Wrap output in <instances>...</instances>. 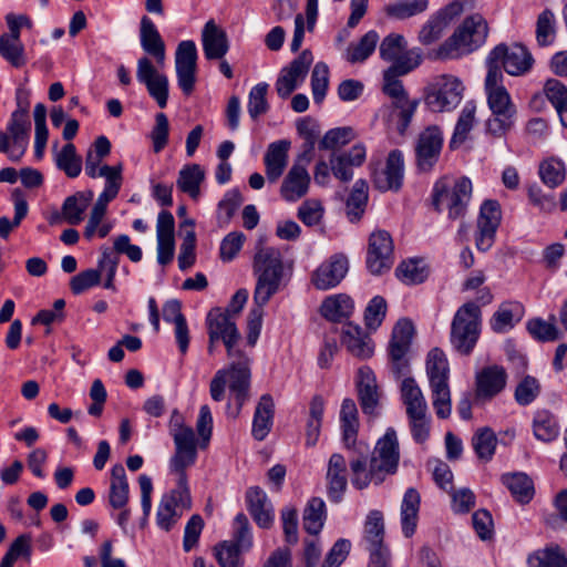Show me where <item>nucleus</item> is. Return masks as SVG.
Segmentation results:
<instances>
[{"instance_id": "1", "label": "nucleus", "mask_w": 567, "mask_h": 567, "mask_svg": "<svg viewBox=\"0 0 567 567\" xmlns=\"http://www.w3.org/2000/svg\"><path fill=\"white\" fill-rule=\"evenodd\" d=\"M369 446L360 442L358 450L350 460L351 483L357 489H364L370 483L380 485L386 476L398 471L400 447L394 429L389 427L380 437L371 453L368 465Z\"/></svg>"}, {"instance_id": "2", "label": "nucleus", "mask_w": 567, "mask_h": 567, "mask_svg": "<svg viewBox=\"0 0 567 567\" xmlns=\"http://www.w3.org/2000/svg\"><path fill=\"white\" fill-rule=\"evenodd\" d=\"M419 66L417 56L409 55L398 63H392L383 72V92L392 101L393 114L398 132L403 135L419 106V100H410L399 76L410 73Z\"/></svg>"}, {"instance_id": "3", "label": "nucleus", "mask_w": 567, "mask_h": 567, "mask_svg": "<svg viewBox=\"0 0 567 567\" xmlns=\"http://www.w3.org/2000/svg\"><path fill=\"white\" fill-rule=\"evenodd\" d=\"M503 72L495 68L485 78V92L492 116L486 121V131L495 137L505 135L514 125L516 106L503 84Z\"/></svg>"}, {"instance_id": "4", "label": "nucleus", "mask_w": 567, "mask_h": 567, "mask_svg": "<svg viewBox=\"0 0 567 567\" xmlns=\"http://www.w3.org/2000/svg\"><path fill=\"white\" fill-rule=\"evenodd\" d=\"M488 31L487 21L482 14H471L437 48L435 56L449 60L470 54L486 42Z\"/></svg>"}, {"instance_id": "5", "label": "nucleus", "mask_w": 567, "mask_h": 567, "mask_svg": "<svg viewBox=\"0 0 567 567\" xmlns=\"http://www.w3.org/2000/svg\"><path fill=\"white\" fill-rule=\"evenodd\" d=\"M252 267L254 274L257 276L254 301L266 305L278 292L284 277L281 251L278 248L259 244L254 256Z\"/></svg>"}, {"instance_id": "6", "label": "nucleus", "mask_w": 567, "mask_h": 567, "mask_svg": "<svg viewBox=\"0 0 567 567\" xmlns=\"http://www.w3.org/2000/svg\"><path fill=\"white\" fill-rule=\"evenodd\" d=\"M482 310L477 302L462 305L453 316L450 331L452 348L461 355H470L481 336Z\"/></svg>"}, {"instance_id": "7", "label": "nucleus", "mask_w": 567, "mask_h": 567, "mask_svg": "<svg viewBox=\"0 0 567 567\" xmlns=\"http://www.w3.org/2000/svg\"><path fill=\"white\" fill-rule=\"evenodd\" d=\"M431 197L436 212L446 210L449 219H461L465 216L472 197V183L467 177L455 181L440 178L433 186Z\"/></svg>"}, {"instance_id": "8", "label": "nucleus", "mask_w": 567, "mask_h": 567, "mask_svg": "<svg viewBox=\"0 0 567 567\" xmlns=\"http://www.w3.org/2000/svg\"><path fill=\"white\" fill-rule=\"evenodd\" d=\"M426 374L432 391L435 413L437 417L446 419L451 414L450 368L446 355L441 349L433 348L429 352Z\"/></svg>"}, {"instance_id": "9", "label": "nucleus", "mask_w": 567, "mask_h": 567, "mask_svg": "<svg viewBox=\"0 0 567 567\" xmlns=\"http://www.w3.org/2000/svg\"><path fill=\"white\" fill-rule=\"evenodd\" d=\"M172 472L178 476L177 486L163 495L156 513V524L165 532L172 530L184 513L192 507L186 470Z\"/></svg>"}, {"instance_id": "10", "label": "nucleus", "mask_w": 567, "mask_h": 567, "mask_svg": "<svg viewBox=\"0 0 567 567\" xmlns=\"http://www.w3.org/2000/svg\"><path fill=\"white\" fill-rule=\"evenodd\" d=\"M168 426L175 445V452L169 461L171 471L193 466L197 460V439L193 427L185 424L184 416L176 409L171 414Z\"/></svg>"}, {"instance_id": "11", "label": "nucleus", "mask_w": 567, "mask_h": 567, "mask_svg": "<svg viewBox=\"0 0 567 567\" xmlns=\"http://www.w3.org/2000/svg\"><path fill=\"white\" fill-rule=\"evenodd\" d=\"M464 90L465 87L458 78L442 74L426 86L424 103L432 112H451L461 103Z\"/></svg>"}, {"instance_id": "12", "label": "nucleus", "mask_w": 567, "mask_h": 567, "mask_svg": "<svg viewBox=\"0 0 567 567\" xmlns=\"http://www.w3.org/2000/svg\"><path fill=\"white\" fill-rule=\"evenodd\" d=\"M534 63L529 51L522 44L515 43L511 47L505 43L496 45L486 59L487 71L494 68L502 71V68L513 76L527 73Z\"/></svg>"}, {"instance_id": "13", "label": "nucleus", "mask_w": 567, "mask_h": 567, "mask_svg": "<svg viewBox=\"0 0 567 567\" xmlns=\"http://www.w3.org/2000/svg\"><path fill=\"white\" fill-rule=\"evenodd\" d=\"M30 132V117L11 114L7 131L0 132V153L7 154L11 162H20L28 150Z\"/></svg>"}, {"instance_id": "14", "label": "nucleus", "mask_w": 567, "mask_h": 567, "mask_svg": "<svg viewBox=\"0 0 567 567\" xmlns=\"http://www.w3.org/2000/svg\"><path fill=\"white\" fill-rule=\"evenodd\" d=\"M206 326L208 337L212 339H219L224 343L227 355L234 359L240 333L228 312H223L221 308H213L206 317Z\"/></svg>"}, {"instance_id": "15", "label": "nucleus", "mask_w": 567, "mask_h": 567, "mask_svg": "<svg viewBox=\"0 0 567 567\" xmlns=\"http://www.w3.org/2000/svg\"><path fill=\"white\" fill-rule=\"evenodd\" d=\"M443 147V134L439 126H429L422 131L415 143V164L420 172H431L440 159Z\"/></svg>"}, {"instance_id": "16", "label": "nucleus", "mask_w": 567, "mask_h": 567, "mask_svg": "<svg viewBox=\"0 0 567 567\" xmlns=\"http://www.w3.org/2000/svg\"><path fill=\"white\" fill-rule=\"evenodd\" d=\"M175 71L177 83L185 95H190L195 89L197 72V49L192 40L178 43L175 52Z\"/></svg>"}, {"instance_id": "17", "label": "nucleus", "mask_w": 567, "mask_h": 567, "mask_svg": "<svg viewBox=\"0 0 567 567\" xmlns=\"http://www.w3.org/2000/svg\"><path fill=\"white\" fill-rule=\"evenodd\" d=\"M394 262L393 241L385 230H377L370 235L367 254V267L372 275L389 271Z\"/></svg>"}, {"instance_id": "18", "label": "nucleus", "mask_w": 567, "mask_h": 567, "mask_svg": "<svg viewBox=\"0 0 567 567\" xmlns=\"http://www.w3.org/2000/svg\"><path fill=\"white\" fill-rule=\"evenodd\" d=\"M136 78L144 84L150 96L154 99L161 109H165L168 101V78L158 72L147 56L137 60Z\"/></svg>"}, {"instance_id": "19", "label": "nucleus", "mask_w": 567, "mask_h": 567, "mask_svg": "<svg viewBox=\"0 0 567 567\" xmlns=\"http://www.w3.org/2000/svg\"><path fill=\"white\" fill-rule=\"evenodd\" d=\"M502 220L501 206L497 200H485L480 209L477 218V231L475 235L476 248L487 251L495 243L496 230Z\"/></svg>"}, {"instance_id": "20", "label": "nucleus", "mask_w": 567, "mask_h": 567, "mask_svg": "<svg viewBox=\"0 0 567 567\" xmlns=\"http://www.w3.org/2000/svg\"><path fill=\"white\" fill-rule=\"evenodd\" d=\"M313 62L310 50H303L288 66L280 71L276 81V91L281 99H287L306 79Z\"/></svg>"}, {"instance_id": "21", "label": "nucleus", "mask_w": 567, "mask_h": 567, "mask_svg": "<svg viewBox=\"0 0 567 567\" xmlns=\"http://www.w3.org/2000/svg\"><path fill=\"white\" fill-rule=\"evenodd\" d=\"M234 358H236L237 361L231 362L226 371L227 379L229 381V389L237 404L236 412L234 413V417H236L249 396L251 373L248 357H246L241 351H236Z\"/></svg>"}, {"instance_id": "22", "label": "nucleus", "mask_w": 567, "mask_h": 567, "mask_svg": "<svg viewBox=\"0 0 567 567\" xmlns=\"http://www.w3.org/2000/svg\"><path fill=\"white\" fill-rule=\"evenodd\" d=\"M348 270V257L344 254H334L313 271L311 282L318 290H329L342 281Z\"/></svg>"}, {"instance_id": "23", "label": "nucleus", "mask_w": 567, "mask_h": 567, "mask_svg": "<svg viewBox=\"0 0 567 567\" xmlns=\"http://www.w3.org/2000/svg\"><path fill=\"white\" fill-rule=\"evenodd\" d=\"M507 372L498 364L484 367L475 377V400L485 403L498 395L506 386Z\"/></svg>"}, {"instance_id": "24", "label": "nucleus", "mask_w": 567, "mask_h": 567, "mask_svg": "<svg viewBox=\"0 0 567 567\" xmlns=\"http://www.w3.org/2000/svg\"><path fill=\"white\" fill-rule=\"evenodd\" d=\"M404 177V157L400 150H392L381 169L372 172V182L381 192L399 190Z\"/></svg>"}, {"instance_id": "25", "label": "nucleus", "mask_w": 567, "mask_h": 567, "mask_svg": "<svg viewBox=\"0 0 567 567\" xmlns=\"http://www.w3.org/2000/svg\"><path fill=\"white\" fill-rule=\"evenodd\" d=\"M464 11L460 1H452L434 14L423 24L419 32V41L424 45H430L441 39L444 30L450 22Z\"/></svg>"}, {"instance_id": "26", "label": "nucleus", "mask_w": 567, "mask_h": 567, "mask_svg": "<svg viewBox=\"0 0 567 567\" xmlns=\"http://www.w3.org/2000/svg\"><path fill=\"white\" fill-rule=\"evenodd\" d=\"M327 493L332 503H340L348 486L347 462L343 455L333 453L328 462Z\"/></svg>"}, {"instance_id": "27", "label": "nucleus", "mask_w": 567, "mask_h": 567, "mask_svg": "<svg viewBox=\"0 0 567 567\" xmlns=\"http://www.w3.org/2000/svg\"><path fill=\"white\" fill-rule=\"evenodd\" d=\"M141 47L148 55L153 56L159 66H163L166 59V47L155 23L143 16L140 24Z\"/></svg>"}, {"instance_id": "28", "label": "nucleus", "mask_w": 567, "mask_h": 567, "mask_svg": "<svg viewBox=\"0 0 567 567\" xmlns=\"http://www.w3.org/2000/svg\"><path fill=\"white\" fill-rule=\"evenodd\" d=\"M202 44L207 60H220L229 50L226 32L214 20L205 23L202 31Z\"/></svg>"}, {"instance_id": "29", "label": "nucleus", "mask_w": 567, "mask_h": 567, "mask_svg": "<svg viewBox=\"0 0 567 567\" xmlns=\"http://www.w3.org/2000/svg\"><path fill=\"white\" fill-rule=\"evenodd\" d=\"M247 508L256 524L269 528L274 522V509L267 494L258 486L249 487L246 492Z\"/></svg>"}, {"instance_id": "30", "label": "nucleus", "mask_w": 567, "mask_h": 567, "mask_svg": "<svg viewBox=\"0 0 567 567\" xmlns=\"http://www.w3.org/2000/svg\"><path fill=\"white\" fill-rule=\"evenodd\" d=\"M357 388L359 402L363 413L374 414L379 404L380 393L375 375L369 367H362L359 369Z\"/></svg>"}, {"instance_id": "31", "label": "nucleus", "mask_w": 567, "mask_h": 567, "mask_svg": "<svg viewBox=\"0 0 567 567\" xmlns=\"http://www.w3.org/2000/svg\"><path fill=\"white\" fill-rule=\"evenodd\" d=\"M309 184L310 175L307 168L302 165L293 164L284 178L280 194L287 202H296L307 194Z\"/></svg>"}, {"instance_id": "32", "label": "nucleus", "mask_w": 567, "mask_h": 567, "mask_svg": "<svg viewBox=\"0 0 567 567\" xmlns=\"http://www.w3.org/2000/svg\"><path fill=\"white\" fill-rule=\"evenodd\" d=\"M340 423L344 446L354 454L360 442L357 441L359 432L358 409L352 399H344L342 401Z\"/></svg>"}, {"instance_id": "33", "label": "nucleus", "mask_w": 567, "mask_h": 567, "mask_svg": "<svg viewBox=\"0 0 567 567\" xmlns=\"http://www.w3.org/2000/svg\"><path fill=\"white\" fill-rule=\"evenodd\" d=\"M290 142L280 140L268 145L264 162L266 176L270 183H275L282 175L288 163Z\"/></svg>"}, {"instance_id": "34", "label": "nucleus", "mask_w": 567, "mask_h": 567, "mask_svg": "<svg viewBox=\"0 0 567 567\" xmlns=\"http://www.w3.org/2000/svg\"><path fill=\"white\" fill-rule=\"evenodd\" d=\"M341 341L348 351L358 358L367 359L373 353L371 339L360 326L352 322H348L343 327Z\"/></svg>"}, {"instance_id": "35", "label": "nucleus", "mask_w": 567, "mask_h": 567, "mask_svg": "<svg viewBox=\"0 0 567 567\" xmlns=\"http://www.w3.org/2000/svg\"><path fill=\"white\" fill-rule=\"evenodd\" d=\"M275 415V403L268 393L262 394L256 406L251 434L257 441H262L269 434Z\"/></svg>"}, {"instance_id": "36", "label": "nucleus", "mask_w": 567, "mask_h": 567, "mask_svg": "<svg viewBox=\"0 0 567 567\" xmlns=\"http://www.w3.org/2000/svg\"><path fill=\"white\" fill-rule=\"evenodd\" d=\"M420 504V493L414 487L408 488L403 495L400 515L402 533L408 538L415 533L419 519Z\"/></svg>"}, {"instance_id": "37", "label": "nucleus", "mask_w": 567, "mask_h": 567, "mask_svg": "<svg viewBox=\"0 0 567 567\" xmlns=\"http://www.w3.org/2000/svg\"><path fill=\"white\" fill-rule=\"evenodd\" d=\"M130 501V485L122 464L113 465L109 488V504L112 508H124Z\"/></svg>"}, {"instance_id": "38", "label": "nucleus", "mask_w": 567, "mask_h": 567, "mask_svg": "<svg viewBox=\"0 0 567 567\" xmlns=\"http://www.w3.org/2000/svg\"><path fill=\"white\" fill-rule=\"evenodd\" d=\"M405 49L406 41L404 37L398 33H390L382 40L379 52L382 60L393 63H398L399 61L403 60V58L411 54L413 56H417L420 65L422 61L421 53L415 49L409 51H405Z\"/></svg>"}, {"instance_id": "39", "label": "nucleus", "mask_w": 567, "mask_h": 567, "mask_svg": "<svg viewBox=\"0 0 567 567\" xmlns=\"http://www.w3.org/2000/svg\"><path fill=\"white\" fill-rule=\"evenodd\" d=\"M93 195L92 190H83L68 196L61 209L64 220L70 225H79L84 218V213L92 202Z\"/></svg>"}, {"instance_id": "40", "label": "nucleus", "mask_w": 567, "mask_h": 567, "mask_svg": "<svg viewBox=\"0 0 567 567\" xmlns=\"http://www.w3.org/2000/svg\"><path fill=\"white\" fill-rule=\"evenodd\" d=\"M354 309L351 297L344 293L327 297L320 308L321 315L329 321L341 322L350 318Z\"/></svg>"}, {"instance_id": "41", "label": "nucleus", "mask_w": 567, "mask_h": 567, "mask_svg": "<svg viewBox=\"0 0 567 567\" xmlns=\"http://www.w3.org/2000/svg\"><path fill=\"white\" fill-rule=\"evenodd\" d=\"M205 179V172L199 164L185 165L178 173L176 185L183 193L192 198H198L200 194V184Z\"/></svg>"}, {"instance_id": "42", "label": "nucleus", "mask_w": 567, "mask_h": 567, "mask_svg": "<svg viewBox=\"0 0 567 567\" xmlns=\"http://www.w3.org/2000/svg\"><path fill=\"white\" fill-rule=\"evenodd\" d=\"M365 542L369 544V551L389 550L383 544L384 537V523L383 515L380 511H371L367 517L365 526Z\"/></svg>"}, {"instance_id": "43", "label": "nucleus", "mask_w": 567, "mask_h": 567, "mask_svg": "<svg viewBox=\"0 0 567 567\" xmlns=\"http://www.w3.org/2000/svg\"><path fill=\"white\" fill-rule=\"evenodd\" d=\"M327 517L326 504L320 497H312L308 501L303 511V528L311 535H318Z\"/></svg>"}, {"instance_id": "44", "label": "nucleus", "mask_w": 567, "mask_h": 567, "mask_svg": "<svg viewBox=\"0 0 567 567\" xmlns=\"http://www.w3.org/2000/svg\"><path fill=\"white\" fill-rule=\"evenodd\" d=\"M519 310L520 306L517 302L502 303L489 320L492 330L496 333H504L512 329L515 321L520 320Z\"/></svg>"}, {"instance_id": "45", "label": "nucleus", "mask_w": 567, "mask_h": 567, "mask_svg": "<svg viewBox=\"0 0 567 567\" xmlns=\"http://www.w3.org/2000/svg\"><path fill=\"white\" fill-rule=\"evenodd\" d=\"M414 334V326L411 320L403 318L400 319L392 330L391 340L388 351L399 353H409L412 338Z\"/></svg>"}, {"instance_id": "46", "label": "nucleus", "mask_w": 567, "mask_h": 567, "mask_svg": "<svg viewBox=\"0 0 567 567\" xmlns=\"http://www.w3.org/2000/svg\"><path fill=\"white\" fill-rule=\"evenodd\" d=\"M475 112L476 104L473 101H468L465 103L464 107L461 111V114L457 118L454 133L450 141V147L456 148L461 144H463L468 133L472 131L474 122H475Z\"/></svg>"}, {"instance_id": "47", "label": "nucleus", "mask_w": 567, "mask_h": 567, "mask_svg": "<svg viewBox=\"0 0 567 567\" xmlns=\"http://www.w3.org/2000/svg\"><path fill=\"white\" fill-rule=\"evenodd\" d=\"M528 567H567V556L558 546L536 550L527 558Z\"/></svg>"}, {"instance_id": "48", "label": "nucleus", "mask_w": 567, "mask_h": 567, "mask_svg": "<svg viewBox=\"0 0 567 567\" xmlns=\"http://www.w3.org/2000/svg\"><path fill=\"white\" fill-rule=\"evenodd\" d=\"M379 39L377 31H368L358 43L348 47L346 60L352 64L364 62L374 52Z\"/></svg>"}, {"instance_id": "49", "label": "nucleus", "mask_w": 567, "mask_h": 567, "mask_svg": "<svg viewBox=\"0 0 567 567\" xmlns=\"http://www.w3.org/2000/svg\"><path fill=\"white\" fill-rule=\"evenodd\" d=\"M544 90L557 111L561 125L567 127V86L556 79H549L546 81Z\"/></svg>"}, {"instance_id": "50", "label": "nucleus", "mask_w": 567, "mask_h": 567, "mask_svg": "<svg viewBox=\"0 0 567 567\" xmlns=\"http://www.w3.org/2000/svg\"><path fill=\"white\" fill-rule=\"evenodd\" d=\"M503 483L511 491L512 495L522 504L529 503L534 496L532 480L524 473H514L503 476Z\"/></svg>"}, {"instance_id": "51", "label": "nucleus", "mask_w": 567, "mask_h": 567, "mask_svg": "<svg viewBox=\"0 0 567 567\" xmlns=\"http://www.w3.org/2000/svg\"><path fill=\"white\" fill-rule=\"evenodd\" d=\"M324 412V402L321 396L316 395L310 402L309 417L306 425V444L307 446H315L318 442L322 416Z\"/></svg>"}, {"instance_id": "52", "label": "nucleus", "mask_w": 567, "mask_h": 567, "mask_svg": "<svg viewBox=\"0 0 567 567\" xmlns=\"http://www.w3.org/2000/svg\"><path fill=\"white\" fill-rule=\"evenodd\" d=\"M368 184L363 179H358L347 199V215L350 221H358L367 207Z\"/></svg>"}, {"instance_id": "53", "label": "nucleus", "mask_w": 567, "mask_h": 567, "mask_svg": "<svg viewBox=\"0 0 567 567\" xmlns=\"http://www.w3.org/2000/svg\"><path fill=\"white\" fill-rule=\"evenodd\" d=\"M55 165L70 178H75L80 175L82 171V157L76 153L74 144H65L62 150L55 154Z\"/></svg>"}, {"instance_id": "54", "label": "nucleus", "mask_w": 567, "mask_h": 567, "mask_svg": "<svg viewBox=\"0 0 567 567\" xmlns=\"http://www.w3.org/2000/svg\"><path fill=\"white\" fill-rule=\"evenodd\" d=\"M427 7L429 0H398L385 6L384 12L390 18L404 20L426 11Z\"/></svg>"}, {"instance_id": "55", "label": "nucleus", "mask_w": 567, "mask_h": 567, "mask_svg": "<svg viewBox=\"0 0 567 567\" xmlns=\"http://www.w3.org/2000/svg\"><path fill=\"white\" fill-rule=\"evenodd\" d=\"M32 555V536L30 534L19 535L9 546L0 561V566L13 567L19 558L30 559Z\"/></svg>"}, {"instance_id": "56", "label": "nucleus", "mask_w": 567, "mask_h": 567, "mask_svg": "<svg viewBox=\"0 0 567 567\" xmlns=\"http://www.w3.org/2000/svg\"><path fill=\"white\" fill-rule=\"evenodd\" d=\"M244 551L246 550L228 540L220 542L214 547L215 558L220 567H243Z\"/></svg>"}, {"instance_id": "57", "label": "nucleus", "mask_w": 567, "mask_h": 567, "mask_svg": "<svg viewBox=\"0 0 567 567\" xmlns=\"http://www.w3.org/2000/svg\"><path fill=\"white\" fill-rule=\"evenodd\" d=\"M0 55L13 68L20 69L25 65L27 58L21 40H13L7 33L0 35Z\"/></svg>"}, {"instance_id": "58", "label": "nucleus", "mask_w": 567, "mask_h": 567, "mask_svg": "<svg viewBox=\"0 0 567 567\" xmlns=\"http://www.w3.org/2000/svg\"><path fill=\"white\" fill-rule=\"evenodd\" d=\"M496 443V435L488 427L477 430L472 437V446L478 458L483 461H489L493 457Z\"/></svg>"}, {"instance_id": "59", "label": "nucleus", "mask_w": 567, "mask_h": 567, "mask_svg": "<svg viewBox=\"0 0 567 567\" xmlns=\"http://www.w3.org/2000/svg\"><path fill=\"white\" fill-rule=\"evenodd\" d=\"M396 277L406 285L422 284L429 276L426 267L421 260L402 261L396 270Z\"/></svg>"}, {"instance_id": "60", "label": "nucleus", "mask_w": 567, "mask_h": 567, "mask_svg": "<svg viewBox=\"0 0 567 567\" xmlns=\"http://www.w3.org/2000/svg\"><path fill=\"white\" fill-rule=\"evenodd\" d=\"M556 21L551 10L545 9L536 21V41L539 47H548L556 38Z\"/></svg>"}, {"instance_id": "61", "label": "nucleus", "mask_w": 567, "mask_h": 567, "mask_svg": "<svg viewBox=\"0 0 567 567\" xmlns=\"http://www.w3.org/2000/svg\"><path fill=\"white\" fill-rule=\"evenodd\" d=\"M533 427L536 439L543 442L553 441L557 437L559 431L556 419L548 411L536 413Z\"/></svg>"}, {"instance_id": "62", "label": "nucleus", "mask_w": 567, "mask_h": 567, "mask_svg": "<svg viewBox=\"0 0 567 567\" xmlns=\"http://www.w3.org/2000/svg\"><path fill=\"white\" fill-rule=\"evenodd\" d=\"M122 171H123L122 164H118L116 166H109V165L101 166L99 174L101 177L105 178V187H104L103 192L100 194L101 196H103L110 200H113L117 196V194L121 189L122 179H123Z\"/></svg>"}, {"instance_id": "63", "label": "nucleus", "mask_w": 567, "mask_h": 567, "mask_svg": "<svg viewBox=\"0 0 567 567\" xmlns=\"http://www.w3.org/2000/svg\"><path fill=\"white\" fill-rule=\"evenodd\" d=\"M269 85L265 82L255 85L248 95V114L252 120H257L260 115L265 114L269 110L267 102V93Z\"/></svg>"}, {"instance_id": "64", "label": "nucleus", "mask_w": 567, "mask_h": 567, "mask_svg": "<svg viewBox=\"0 0 567 567\" xmlns=\"http://www.w3.org/2000/svg\"><path fill=\"white\" fill-rule=\"evenodd\" d=\"M243 202L244 198L238 189L228 190L218 204L217 219L219 225H227Z\"/></svg>"}]
</instances>
